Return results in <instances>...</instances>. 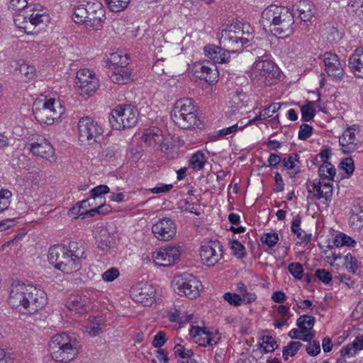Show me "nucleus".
<instances>
[{"label": "nucleus", "instance_id": "nucleus-41", "mask_svg": "<svg viewBox=\"0 0 363 363\" xmlns=\"http://www.w3.org/2000/svg\"><path fill=\"white\" fill-rule=\"evenodd\" d=\"M130 0H105L108 9L113 12H120L123 11Z\"/></svg>", "mask_w": 363, "mask_h": 363}, {"label": "nucleus", "instance_id": "nucleus-35", "mask_svg": "<svg viewBox=\"0 0 363 363\" xmlns=\"http://www.w3.org/2000/svg\"><path fill=\"white\" fill-rule=\"evenodd\" d=\"M282 162L283 166L291 171L290 174L291 177L300 172V169L296 165L297 163H300L299 155L298 154H291L287 157H285Z\"/></svg>", "mask_w": 363, "mask_h": 363}, {"label": "nucleus", "instance_id": "nucleus-58", "mask_svg": "<svg viewBox=\"0 0 363 363\" xmlns=\"http://www.w3.org/2000/svg\"><path fill=\"white\" fill-rule=\"evenodd\" d=\"M340 168L344 169L347 174L353 173L354 169V162L351 157L345 158L340 164Z\"/></svg>", "mask_w": 363, "mask_h": 363}, {"label": "nucleus", "instance_id": "nucleus-60", "mask_svg": "<svg viewBox=\"0 0 363 363\" xmlns=\"http://www.w3.org/2000/svg\"><path fill=\"white\" fill-rule=\"evenodd\" d=\"M315 275L325 284H328L332 280V274L324 269H316Z\"/></svg>", "mask_w": 363, "mask_h": 363}, {"label": "nucleus", "instance_id": "nucleus-17", "mask_svg": "<svg viewBox=\"0 0 363 363\" xmlns=\"http://www.w3.org/2000/svg\"><path fill=\"white\" fill-rule=\"evenodd\" d=\"M30 150L36 156L48 161L55 160V149L51 143L43 135H33L30 140Z\"/></svg>", "mask_w": 363, "mask_h": 363}, {"label": "nucleus", "instance_id": "nucleus-22", "mask_svg": "<svg viewBox=\"0 0 363 363\" xmlns=\"http://www.w3.org/2000/svg\"><path fill=\"white\" fill-rule=\"evenodd\" d=\"M325 70L328 75L335 80H340L345 74L344 63L341 62L338 56L331 52L324 55Z\"/></svg>", "mask_w": 363, "mask_h": 363}, {"label": "nucleus", "instance_id": "nucleus-56", "mask_svg": "<svg viewBox=\"0 0 363 363\" xmlns=\"http://www.w3.org/2000/svg\"><path fill=\"white\" fill-rule=\"evenodd\" d=\"M289 272L297 279L302 278L303 267L300 263L294 262L289 264Z\"/></svg>", "mask_w": 363, "mask_h": 363}, {"label": "nucleus", "instance_id": "nucleus-64", "mask_svg": "<svg viewBox=\"0 0 363 363\" xmlns=\"http://www.w3.org/2000/svg\"><path fill=\"white\" fill-rule=\"evenodd\" d=\"M231 249L233 250V253L238 257H242L245 255L244 246L238 240H233L230 243Z\"/></svg>", "mask_w": 363, "mask_h": 363}, {"label": "nucleus", "instance_id": "nucleus-3", "mask_svg": "<svg viewBox=\"0 0 363 363\" xmlns=\"http://www.w3.org/2000/svg\"><path fill=\"white\" fill-rule=\"evenodd\" d=\"M260 23L268 26L270 31L279 38H286L295 30L293 13L288 7L271 4L261 14Z\"/></svg>", "mask_w": 363, "mask_h": 363}, {"label": "nucleus", "instance_id": "nucleus-38", "mask_svg": "<svg viewBox=\"0 0 363 363\" xmlns=\"http://www.w3.org/2000/svg\"><path fill=\"white\" fill-rule=\"evenodd\" d=\"M350 224L354 228L360 230L363 227V210H360L356 206L352 210L350 216Z\"/></svg>", "mask_w": 363, "mask_h": 363}, {"label": "nucleus", "instance_id": "nucleus-5", "mask_svg": "<svg viewBox=\"0 0 363 363\" xmlns=\"http://www.w3.org/2000/svg\"><path fill=\"white\" fill-rule=\"evenodd\" d=\"M253 28L249 23L235 21L222 26L219 42L234 53L253 39Z\"/></svg>", "mask_w": 363, "mask_h": 363}, {"label": "nucleus", "instance_id": "nucleus-6", "mask_svg": "<svg viewBox=\"0 0 363 363\" xmlns=\"http://www.w3.org/2000/svg\"><path fill=\"white\" fill-rule=\"evenodd\" d=\"M52 359L60 362H69L77 357L82 347L78 340L66 333L54 335L49 344Z\"/></svg>", "mask_w": 363, "mask_h": 363}, {"label": "nucleus", "instance_id": "nucleus-26", "mask_svg": "<svg viewBox=\"0 0 363 363\" xmlns=\"http://www.w3.org/2000/svg\"><path fill=\"white\" fill-rule=\"evenodd\" d=\"M349 68L354 76L363 78V49L358 48L349 58Z\"/></svg>", "mask_w": 363, "mask_h": 363}, {"label": "nucleus", "instance_id": "nucleus-4", "mask_svg": "<svg viewBox=\"0 0 363 363\" xmlns=\"http://www.w3.org/2000/svg\"><path fill=\"white\" fill-rule=\"evenodd\" d=\"M28 0H11L10 8L20 11L13 18L16 26L26 33H33V28L48 21L46 9L40 4L28 6Z\"/></svg>", "mask_w": 363, "mask_h": 363}, {"label": "nucleus", "instance_id": "nucleus-21", "mask_svg": "<svg viewBox=\"0 0 363 363\" xmlns=\"http://www.w3.org/2000/svg\"><path fill=\"white\" fill-rule=\"evenodd\" d=\"M155 289L150 284L136 286L130 291L133 299L145 306H150L155 301Z\"/></svg>", "mask_w": 363, "mask_h": 363}, {"label": "nucleus", "instance_id": "nucleus-53", "mask_svg": "<svg viewBox=\"0 0 363 363\" xmlns=\"http://www.w3.org/2000/svg\"><path fill=\"white\" fill-rule=\"evenodd\" d=\"M262 242L269 247H274L279 241V235L277 233H268L264 234L261 238Z\"/></svg>", "mask_w": 363, "mask_h": 363}, {"label": "nucleus", "instance_id": "nucleus-10", "mask_svg": "<svg viewBox=\"0 0 363 363\" xmlns=\"http://www.w3.org/2000/svg\"><path fill=\"white\" fill-rule=\"evenodd\" d=\"M139 112L131 105H119L111 111L109 122L113 128L122 130L135 126Z\"/></svg>", "mask_w": 363, "mask_h": 363}, {"label": "nucleus", "instance_id": "nucleus-48", "mask_svg": "<svg viewBox=\"0 0 363 363\" xmlns=\"http://www.w3.org/2000/svg\"><path fill=\"white\" fill-rule=\"evenodd\" d=\"M260 347L263 348L265 352H272L277 347L275 340L269 335L262 337V342L260 343Z\"/></svg>", "mask_w": 363, "mask_h": 363}, {"label": "nucleus", "instance_id": "nucleus-19", "mask_svg": "<svg viewBox=\"0 0 363 363\" xmlns=\"http://www.w3.org/2000/svg\"><path fill=\"white\" fill-rule=\"evenodd\" d=\"M152 231L160 240L168 241L172 240L177 233V227L174 222L168 218L160 219L152 227Z\"/></svg>", "mask_w": 363, "mask_h": 363}, {"label": "nucleus", "instance_id": "nucleus-27", "mask_svg": "<svg viewBox=\"0 0 363 363\" xmlns=\"http://www.w3.org/2000/svg\"><path fill=\"white\" fill-rule=\"evenodd\" d=\"M141 139L147 145L155 148L162 143L164 138L160 129L152 128L146 130Z\"/></svg>", "mask_w": 363, "mask_h": 363}, {"label": "nucleus", "instance_id": "nucleus-30", "mask_svg": "<svg viewBox=\"0 0 363 363\" xmlns=\"http://www.w3.org/2000/svg\"><path fill=\"white\" fill-rule=\"evenodd\" d=\"M362 350H363V336H357L351 344L342 347L340 353L342 357H350Z\"/></svg>", "mask_w": 363, "mask_h": 363}, {"label": "nucleus", "instance_id": "nucleus-52", "mask_svg": "<svg viewBox=\"0 0 363 363\" xmlns=\"http://www.w3.org/2000/svg\"><path fill=\"white\" fill-rule=\"evenodd\" d=\"M281 108V105L279 103H273L269 105L267 108L262 110L259 112V118L267 119L268 118L272 117L274 113H275L279 108Z\"/></svg>", "mask_w": 363, "mask_h": 363}, {"label": "nucleus", "instance_id": "nucleus-40", "mask_svg": "<svg viewBox=\"0 0 363 363\" xmlns=\"http://www.w3.org/2000/svg\"><path fill=\"white\" fill-rule=\"evenodd\" d=\"M206 162V158L204 154L200 151H197L191 157L189 165L195 170H201L203 168Z\"/></svg>", "mask_w": 363, "mask_h": 363}, {"label": "nucleus", "instance_id": "nucleus-23", "mask_svg": "<svg viewBox=\"0 0 363 363\" xmlns=\"http://www.w3.org/2000/svg\"><path fill=\"white\" fill-rule=\"evenodd\" d=\"M194 341L200 346L206 347L208 345H216L220 337L208 331L205 328L194 326L190 330Z\"/></svg>", "mask_w": 363, "mask_h": 363}, {"label": "nucleus", "instance_id": "nucleus-16", "mask_svg": "<svg viewBox=\"0 0 363 363\" xmlns=\"http://www.w3.org/2000/svg\"><path fill=\"white\" fill-rule=\"evenodd\" d=\"M223 246L219 241L211 240L201 247L200 257L208 267H213L223 258Z\"/></svg>", "mask_w": 363, "mask_h": 363}, {"label": "nucleus", "instance_id": "nucleus-34", "mask_svg": "<svg viewBox=\"0 0 363 363\" xmlns=\"http://www.w3.org/2000/svg\"><path fill=\"white\" fill-rule=\"evenodd\" d=\"M336 169L330 162L325 161L318 169L320 179H328V182L333 181Z\"/></svg>", "mask_w": 363, "mask_h": 363}, {"label": "nucleus", "instance_id": "nucleus-32", "mask_svg": "<svg viewBox=\"0 0 363 363\" xmlns=\"http://www.w3.org/2000/svg\"><path fill=\"white\" fill-rule=\"evenodd\" d=\"M108 192H109V187L106 185L101 184L93 188L90 191L91 198L89 199L84 200L78 203L79 211H80L81 208H86L87 205L90 206V201L91 200H95L96 197H99L103 194H107Z\"/></svg>", "mask_w": 363, "mask_h": 363}, {"label": "nucleus", "instance_id": "nucleus-9", "mask_svg": "<svg viewBox=\"0 0 363 363\" xmlns=\"http://www.w3.org/2000/svg\"><path fill=\"white\" fill-rule=\"evenodd\" d=\"M63 113L64 108L61 103L55 99H46L34 103L33 114L40 123L53 124Z\"/></svg>", "mask_w": 363, "mask_h": 363}, {"label": "nucleus", "instance_id": "nucleus-59", "mask_svg": "<svg viewBox=\"0 0 363 363\" xmlns=\"http://www.w3.org/2000/svg\"><path fill=\"white\" fill-rule=\"evenodd\" d=\"M174 350V353L181 358H190L194 354L191 350H186L180 344L176 345Z\"/></svg>", "mask_w": 363, "mask_h": 363}, {"label": "nucleus", "instance_id": "nucleus-50", "mask_svg": "<svg viewBox=\"0 0 363 363\" xmlns=\"http://www.w3.org/2000/svg\"><path fill=\"white\" fill-rule=\"evenodd\" d=\"M19 70L21 74L28 79L33 78L36 71L33 65H30L25 62L20 65Z\"/></svg>", "mask_w": 363, "mask_h": 363}, {"label": "nucleus", "instance_id": "nucleus-57", "mask_svg": "<svg viewBox=\"0 0 363 363\" xmlns=\"http://www.w3.org/2000/svg\"><path fill=\"white\" fill-rule=\"evenodd\" d=\"M313 133L312 126L308 124H301L298 131V138L302 140L308 139Z\"/></svg>", "mask_w": 363, "mask_h": 363}, {"label": "nucleus", "instance_id": "nucleus-8", "mask_svg": "<svg viewBox=\"0 0 363 363\" xmlns=\"http://www.w3.org/2000/svg\"><path fill=\"white\" fill-rule=\"evenodd\" d=\"M171 117L181 128L187 129L196 125L197 116L192 99L184 98L178 100L172 110Z\"/></svg>", "mask_w": 363, "mask_h": 363}, {"label": "nucleus", "instance_id": "nucleus-14", "mask_svg": "<svg viewBox=\"0 0 363 363\" xmlns=\"http://www.w3.org/2000/svg\"><path fill=\"white\" fill-rule=\"evenodd\" d=\"M79 140L91 145L103 133V128L89 116L82 117L78 122Z\"/></svg>", "mask_w": 363, "mask_h": 363}, {"label": "nucleus", "instance_id": "nucleus-54", "mask_svg": "<svg viewBox=\"0 0 363 363\" xmlns=\"http://www.w3.org/2000/svg\"><path fill=\"white\" fill-rule=\"evenodd\" d=\"M119 275L120 272L118 269L116 267H111L101 274V278L106 282H111L117 279Z\"/></svg>", "mask_w": 363, "mask_h": 363}, {"label": "nucleus", "instance_id": "nucleus-13", "mask_svg": "<svg viewBox=\"0 0 363 363\" xmlns=\"http://www.w3.org/2000/svg\"><path fill=\"white\" fill-rule=\"evenodd\" d=\"M75 85L79 94L85 97L94 94L99 86L95 74L88 69H81L77 72Z\"/></svg>", "mask_w": 363, "mask_h": 363}, {"label": "nucleus", "instance_id": "nucleus-15", "mask_svg": "<svg viewBox=\"0 0 363 363\" xmlns=\"http://www.w3.org/2000/svg\"><path fill=\"white\" fill-rule=\"evenodd\" d=\"M182 249L177 246H167L156 249L152 255L155 264L162 267L172 266L177 262L181 256Z\"/></svg>", "mask_w": 363, "mask_h": 363}, {"label": "nucleus", "instance_id": "nucleus-11", "mask_svg": "<svg viewBox=\"0 0 363 363\" xmlns=\"http://www.w3.org/2000/svg\"><path fill=\"white\" fill-rule=\"evenodd\" d=\"M279 75L278 67L274 62L258 59L254 62L249 76L252 82L269 86L274 83Z\"/></svg>", "mask_w": 363, "mask_h": 363}, {"label": "nucleus", "instance_id": "nucleus-29", "mask_svg": "<svg viewBox=\"0 0 363 363\" xmlns=\"http://www.w3.org/2000/svg\"><path fill=\"white\" fill-rule=\"evenodd\" d=\"M111 80L118 84H125L132 81L131 72L128 68L117 67L109 74Z\"/></svg>", "mask_w": 363, "mask_h": 363}, {"label": "nucleus", "instance_id": "nucleus-45", "mask_svg": "<svg viewBox=\"0 0 363 363\" xmlns=\"http://www.w3.org/2000/svg\"><path fill=\"white\" fill-rule=\"evenodd\" d=\"M111 211V207L108 204L103 203L101 204L97 208H94L90 210H84V211H79L80 215L83 214H89L91 216H95L96 214H106Z\"/></svg>", "mask_w": 363, "mask_h": 363}, {"label": "nucleus", "instance_id": "nucleus-44", "mask_svg": "<svg viewBox=\"0 0 363 363\" xmlns=\"http://www.w3.org/2000/svg\"><path fill=\"white\" fill-rule=\"evenodd\" d=\"M302 346L300 342H291L283 349V357L287 360L289 356H294Z\"/></svg>", "mask_w": 363, "mask_h": 363}, {"label": "nucleus", "instance_id": "nucleus-51", "mask_svg": "<svg viewBox=\"0 0 363 363\" xmlns=\"http://www.w3.org/2000/svg\"><path fill=\"white\" fill-rule=\"evenodd\" d=\"M315 116V110L311 103L301 107V119L303 121H311Z\"/></svg>", "mask_w": 363, "mask_h": 363}, {"label": "nucleus", "instance_id": "nucleus-42", "mask_svg": "<svg viewBox=\"0 0 363 363\" xmlns=\"http://www.w3.org/2000/svg\"><path fill=\"white\" fill-rule=\"evenodd\" d=\"M84 332L91 337H95L101 333L99 323L93 318L90 320L84 327Z\"/></svg>", "mask_w": 363, "mask_h": 363}, {"label": "nucleus", "instance_id": "nucleus-25", "mask_svg": "<svg viewBox=\"0 0 363 363\" xmlns=\"http://www.w3.org/2000/svg\"><path fill=\"white\" fill-rule=\"evenodd\" d=\"M294 8L303 22L311 21L315 12V6L310 0H300L294 4Z\"/></svg>", "mask_w": 363, "mask_h": 363}, {"label": "nucleus", "instance_id": "nucleus-46", "mask_svg": "<svg viewBox=\"0 0 363 363\" xmlns=\"http://www.w3.org/2000/svg\"><path fill=\"white\" fill-rule=\"evenodd\" d=\"M334 243L337 247H342L344 245L354 247L356 244V241L351 237L344 233H340L335 237Z\"/></svg>", "mask_w": 363, "mask_h": 363}, {"label": "nucleus", "instance_id": "nucleus-24", "mask_svg": "<svg viewBox=\"0 0 363 363\" xmlns=\"http://www.w3.org/2000/svg\"><path fill=\"white\" fill-rule=\"evenodd\" d=\"M205 55L214 63L225 64L230 62V49H224L215 45H207L203 48Z\"/></svg>", "mask_w": 363, "mask_h": 363}, {"label": "nucleus", "instance_id": "nucleus-1", "mask_svg": "<svg viewBox=\"0 0 363 363\" xmlns=\"http://www.w3.org/2000/svg\"><path fill=\"white\" fill-rule=\"evenodd\" d=\"M9 304L24 313H34L47 303L45 292L33 285L17 283L11 286Z\"/></svg>", "mask_w": 363, "mask_h": 363}, {"label": "nucleus", "instance_id": "nucleus-43", "mask_svg": "<svg viewBox=\"0 0 363 363\" xmlns=\"http://www.w3.org/2000/svg\"><path fill=\"white\" fill-rule=\"evenodd\" d=\"M289 336L292 339L301 340L305 342H310L314 337V333H302L301 330L292 329L289 333Z\"/></svg>", "mask_w": 363, "mask_h": 363}, {"label": "nucleus", "instance_id": "nucleus-47", "mask_svg": "<svg viewBox=\"0 0 363 363\" xmlns=\"http://www.w3.org/2000/svg\"><path fill=\"white\" fill-rule=\"evenodd\" d=\"M12 194L7 189L0 190V213L8 209L11 203Z\"/></svg>", "mask_w": 363, "mask_h": 363}, {"label": "nucleus", "instance_id": "nucleus-7", "mask_svg": "<svg viewBox=\"0 0 363 363\" xmlns=\"http://www.w3.org/2000/svg\"><path fill=\"white\" fill-rule=\"evenodd\" d=\"M72 19L89 29L98 30L106 19L105 11L102 4L96 0L84 1L74 7Z\"/></svg>", "mask_w": 363, "mask_h": 363}, {"label": "nucleus", "instance_id": "nucleus-18", "mask_svg": "<svg viewBox=\"0 0 363 363\" xmlns=\"http://www.w3.org/2000/svg\"><path fill=\"white\" fill-rule=\"evenodd\" d=\"M361 130L359 125H353L346 128L339 138V143L344 153L355 151L361 143Z\"/></svg>", "mask_w": 363, "mask_h": 363}, {"label": "nucleus", "instance_id": "nucleus-36", "mask_svg": "<svg viewBox=\"0 0 363 363\" xmlns=\"http://www.w3.org/2000/svg\"><path fill=\"white\" fill-rule=\"evenodd\" d=\"M315 323V318L308 315H303L300 316L296 321V325L301 330L302 333H313L312 328Z\"/></svg>", "mask_w": 363, "mask_h": 363}, {"label": "nucleus", "instance_id": "nucleus-49", "mask_svg": "<svg viewBox=\"0 0 363 363\" xmlns=\"http://www.w3.org/2000/svg\"><path fill=\"white\" fill-rule=\"evenodd\" d=\"M345 266L352 274H356L359 269V262L350 253L345 257Z\"/></svg>", "mask_w": 363, "mask_h": 363}, {"label": "nucleus", "instance_id": "nucleus-39", "mask_svg": "<svg viewBox=\"0 0 363 363\" xmlns=\"http://www.w3.org/2000/svg\"><path fill=\"white\" fill-rule=\"evenodd\" d=\"M323 35L325 36L327 42L330 44L337 43L342 37V33L331 25L326 26Z\"/></svg>", "mask_w": 363, "mask_h": 363}, {"label": "nucleus", "instance_id": "nucleus-31", "mask_svg": "<svg viewBox=\"0 0 363 363\" xmlns=\"http://www.w3.org/2000/svg\"><path fill=\"white\" fill-rule=\"evenodd\" d=\"M201 75L199 77L204 79L206 82L211 84L216 81L218 76V72L216 66L211 64V66L201 65L200 67Z\"/></svg>", "mask_w": 363, "mask_h": 363}, {"label": "nucleus", "instance_id": "nucleus-20", "mask_svg": "<svg viewBox=\"0 0 363 363\" xmlns=\"http://www.w3.org/2000/svg\"><path fill=\"white\" fill-rule=\"evenodd\" d=\"M308 191L313 194L315 199H323V203L328 205L333 195V186L330 182L315 179L312 184L308 186Z\"/></svg>", "mask_w": 363, "mask_h": 363}, {"label": "nucleus", "instance_id": "nucleus-61", "mask_svg": "<svg viewBox=\"0 0 363 363\" xmlns=\"http://www.w3.org/2000/svg\"><path fill=\"white\" fill-rule=\"evenodd\" d=\"M173 188L172 184L159 183L156 186L150 189V191L155 194L169 192Z\"/></svg>", "mask_w": 363, "mask_h": 363}, {"label": "nucleus", "instance_id": "nucleus-33", "mask_svg": "<svg viewBox=\"0 0 363 363\" xmlns=\"http://www.w3.org/2000/svg\"><path fill=\"white\" fill-rule=\"evenodd\" d=\"M98 247L105 251L109 249L113 244V239L106 228H101L96 235Z\"/></svg>", "mask_w": 363, "mask_h": 363}, {"label": "nucleus", "instance_id": "nucleus-2", "mask_svg": "<svg viewBox=\"0 0 363 363\" xmlns=\"http://www.w3.org/2000/svg\"><path fill=\"white\" fill-rule=\"evenodd\" d=\"M83 243L70 242L69 245L52 246L48 252V259L55 268L67 274H72L81 268V259L85 258Z\"/></svg>", "mask_w": 363, "mask_h": 363}, {"label": "nucleus", "instance_id": "nucleus-37", "mask_svg": "<svg viewBox=\"0 0 363 363\" xmlns=\"http://www.w3.org/2000/svg\"><path fill=\"white\" fill-rule=\"evenodd\" d=\"M301 218L299 216H296L291 223V231L296 235L297 238L302 242H308L311 240V235L310 234H307L304 233L301 228H300L301 225Z\"/></svg>", "mask_w": 363, "mask_h": 363}, {"label": "nucleus", "instance_id": "nucleus-55", "mask_svg": "<svg viewBox=\"0 0 363 363\" xmlns=\"http://www.w3.org/2000/svg\"><path fill=\"white\" fill-rule=\"evenodd\" d=\"M113 65H117L118 67H123L128 64V57L126 55H121L118 52L111 53L109 58Z\"/></svg>", "mask_w": 363, "mask_h": 363}, {"label": "nucleus", "instance_id": "nucleus-63", "mask_svg": "<svg viewBox=\"0 0 363 363\" xmlns=\"http://www.w3.org/2000/svg\"><path fill=\"white\" fill-rule=\"evenodd\" d=\"M223 298L230 305H233L235 306H240L242 303L241 297L236 294L225 293L223 295Z\"/></svg>", "mask_w": 363, "mask_h": 363}, {"label": "nucleus", "instance_id": "nucleus-12", "mask_svg": "<svg viewBox=\"0 0 363 363\" xmlns=\"http://www.w3.org/2000/svg\"><path fill=\"white\" fill-rule=\"evenodd\" d=\"M174 291L179 296H185L190 299L198 297L201 290V283L191 274L184 273L176 275L172 281Z\"/></svg>", "mask_w": 363, "mask_h": 363}, {"label": "nucleus", "instance_id": "nucleus-28", "mask_svg": "<svg viewBox=\"0 0 363 363\" xmlns=\"http://www.w3.org/2000/svg\"><path fill=\"white\" fill-rule=\"evenodd\" d=\"M87 301L79 294H72L66 302V306L69 311H73L77 313H84L86 312Z\"/></svg>", "mask_w": 363, "mask_h": 363}, {"label": "nucleus", "instance_id": "nucleus-62", "mask_svg": "<svg viewBox=\"0 0 363 363\" xmlns=\"http://www.w3.org/2000/svg\"><path fill=\"white\" fill-rule=\"evenodd\" d=\"M166 340V333L163 331H160L155 335L152 345L156 348H160L165 344Z\"/></svg>", "mask_w": 363, "mask_h": 363}]
</instances>
